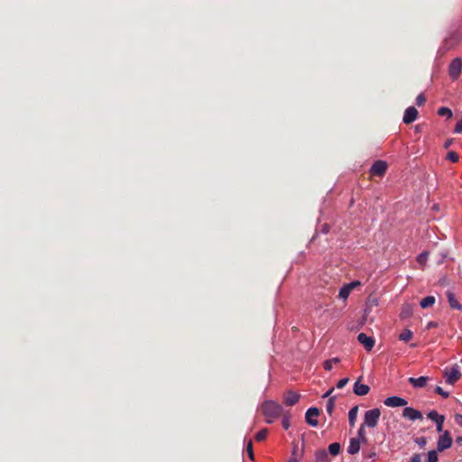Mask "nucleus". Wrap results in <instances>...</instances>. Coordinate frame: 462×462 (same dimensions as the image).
I'll use <instances>...</instances> for the list:
<instances>
[{"mask_svg":"<svg viewBox=\"0 0 462 462\" xmlns=\"http://www.w3.org/2000/svg\"><path fill=\"white\" fill-rule=\"evenodd\" d=\"M246 452H247L249 457L253 460L254 459V450H253L252 440H250L246 446Z\"/></svg>","mask_w":462,"mask_h":462,"instance_id":"e433bc0d","label":"nucleus"},{"mask_svg":"<svg viewBox=\"0 0 462 462\" xmlns=\"http://www.w3.org/2000/svg\"><path fill=\"white\" fill-rule=\"evenodd\" d=\"M455 421L457 425L462 427V414H456L455 415Z\"/></svg>","mask_w":462,"mask_h":462,"instance_id":"79ce46f5","label":"nucleus"},{"mask_svg":"<svg viewBox=\"0 0 462 462\" xmlns=\"http://www.w3.org/2000/svg\"><path fill=\"white\" fill-rule=\"evenodd\" d=\"M413 310L411 304H404L402 308L400 318L402 319H406L412 316Z\"/></svg>","mask_w":462,"mask_h":462,"instance_id":"f3484780","label":"nucleus"},{"mask_svg":"<svg viewBox=\"0 0 462 462\" xmlns=\"http://www.w3.org/2000/svg\"><path fill=\"white\" fill-rule=\"evenodd\" d=\"M462 71V59L455 58L448 66V74L452 80L459 78Z\"/></svg>","mask_w":462,"mask_h":462,"instance_id":"20e7f679","label":"nucleus"},{"mask_svg":"<svg viewBox=\"0 0 462 462\" xmlns=\"http://www.w3.org/2000/svg\"><path fill=\"white\" fill-rule=\"evenodd\" d=\"M316 462H328V455L325 449L318 450L315 454Z\"/></svg>","mask_w":462,"mask_h":462,"instance_id":"aec40b11","label":"nucleus"},{"mask_svg":"<svg viewBox=\"0 0 462 462\" xmlns=\"http://www.w3.org/2000/svg\"><path fill=\"white\" fill-rule=\"evenodd\" d=\"M435 327H437V323H436V322H434V321H430V322H429V324H428V326H427V328H435Z\"/></svg>","mask_w":462,"mask_h":462,"instance_id":"49530a36","label":"nucleus"},{"mask_svg":"<svg viewBox=\"0 0 462 462\" xmlns=\"http://www.w3.org/2000/svg\"><path fill=\"white\" fill-rule=\"evenodd\" d=\"M461 376L462 374L457 365H455L451 367H447L444 370V377L446 379V383L448 384L456 383Z\"/></svg>","mask_w":462,"mask_h":462,"instance_id":"7ed1b4c3","label":"nucleus"},{"mask_svg":"<svg viewBox=\"0 0 462 462\" xmlns=\"http://www.w3.org/2000/svg\"><path fill=\"white\" fill-rule=\"evenodd\" d=\"M402 416L404 418H408L410 419L411 420H421L422 419V413L418 411V410H415L411 407H406L403 409L402 411Z\"/></svg>","mask_w":462,"mask_h":462,"instance_id":"9b49d317","label":"nucleus"},{"mask_svg":"<svg viewBox=\"0 0 462 462\" xmlns=\"http://www.w3.org/2000/svg\"><path fill=\"white\" fill-rule=\"evenodd\" d=\"M447 159L452 162H457L459 159V156L456 152L450 151L447 154Z\"/></svg>","mask_w":462,"mask_h":462,"instance_id":"2f4dec72","label":"nucleus"},{"mask_svg":"<svg viewBox=\"0 0 462 462\" xmlns=\"http://www.w3.org/2000/svg\"><path fill=\"white\" fill-rule=\"evenodd\" d=\"M319 416V410L316 407L309 408L305 414L306 422L312 426L316 427L318 425L317 418Z\"/></svg>","mask_w":462,"mask_h":462,"instance_id":"0eeeda50","label":"nucleus"},{"mask_svg":"<svg viewBox=\"0 0 462 462\" xmlns=\"http://www.w3.org/2000/svg\"><path fill=\"white\" fill-rule=\"evenodd\" d=\"M452 142H453V140H452V139H448V140H447V141L445 142V143H444V148H445V149H448V148L452 144Z\"/></svg>","mask_w":462,"mask_h":462,"instance_id":"c03bdc74","label":"nucleus"},{"mask_svg":"<svg viewBox=\"0 0 462 462\" xmlns=\"http://www.w3.org/2000/svg\"><path fill=\"white\" fill-rule=\"evenodd\" d=\"M365 425L364 424H361L358 431H357V439H360L362 441V443L365 444L367 443L368 439L365 436Z\"/></svg>","mask_w":462,"mask_h":462,"instance_id":"5701e85b","label":"nucleus"},{"mask_svg":"<svg viewBox=\"0 0 462 462\" xmlns=\"http://www.w3.org/2000/svg\"><path fill=\"white\" fill-rule=\"evenodd\" d=\"M438 453L436 450H430L428 453V460L427 462H438Z\"/></svg>","mask_w":462,"mask_h":462,"instance_id":"7c9ffc66","label":"nucleus"},{"mask_svg":"<svg viewBox=\"0 0 462 462\" xmlns=\"http://www.w3.org/2000/svg\"><path fill=\"white\" fill-rule=\"evenodd\" d=\"M414 441L420 448H424L426 446V444H427V439L425 437L416 438Z\"/></svg>","mask_w":462,"mask_h":462,"instance_id":"c9c22d12","label":"nucleus"},{"mask_svg":"<svg viewBox=\"0 0 462 462\" xmlns=\"http://www.w3.org/2000/svg\"><path fill=\"white\" fill-rule=\"evenodd\" d=\"M375 456H376V454H375V453H371V454L368 456V457H369V458H374Z\"/></svg>","mask_w":462,"mask_h":462,"instance_id":"8fccbe9b","label":"nucleus"},{"mask_svg":"<svg viewBox=\"0 0 462 462\" xmlns=\"http://www.w3.org/2000/svg\"><path fill=\"white\" fill-rule=\"evenodd\" d=\"M381 416V411L378 408L368 410L364 416L363 424L369 428H375Z\"/></svg>","mask_w":462,"mask_h":462,"instance_id":"f03ea898","label":"nucleus"},{"mask_svg":"<svg viewBox=\"0 0 462 462\" xmlns=\"http://www.w3.org/2000/svg\"><path fill=\"white\" fill-rule=\"evenodd\" d=\"M443 415H440L438 413L437 411H430L428 414H427V417L433 420L434 422H436L439 418H441Z\"/></svg>","mask_w":462,"mask_h":462,"instance_id":"c756f323","label":"nucleus"},{"mask_svg":"<svg viewBox=\"0 0 462 462\" xmlns=\"http://www.w3.org/2000/svg\"><path fill=\"white\" fill-rule=\"evenodd\" d=\"M333 391H334V389H333V388L329 389L327 393H325L323 394L322 398H328V397H329Z\"/></svg>","mask_w":462,"mask_h":462,"instance_id":"a18cd8bd","label":"nucleus"},{"mask_svg":"<svg viewBox=\"0 0 462 462\" xmlns=\"http://www.w3.org/2000/svg\"><path fill=\"white\" fill-rule=\"evenodd\" d=\"M353 391L355 394L364 396L369 393L370 387L367 384L360 383V381L358 380L355 383Z\"/></svg>","mask_w":462,"mask_h":462,"instance_id":"ddd939ff","label":"nucleus"},{"mask_svg":"<svg viewBox=\"0 0 462 462\" xmlns=\"http://www.w3.org/2000/svg\"><path fill=\"white\" fill-rule=\"evenodd\" d=\"M447 294V298H448V304L449 306L452 308V309H455V310H461L462 309V306L460 305V303L457 301V300L456 299V296L455 294L450 291H448L446 292Z\"/></svg>","mask_w":462,"mask_h":462,"instance_id":"dca6fc26","label":"nucleus"},{"mask_svg":"<svg viewBox=\"0 0 462 462\" xmlns=\"http://www.w3.org/2000/svg\"><path fill=\"white\" fill-rule=\"evenodd\" d=\"M436 393L439 394L443 398H448L449 396V393L444 391L440 386H437L435 389Z\"/></svg>","mask_w":462,"mask_h":462,"instance_id":"f704fd0d","label":"nucleus"},{"mask_svg":"<svg viewBox=\"0 0 462 462\" xmlns=\"http://www.w3.org/2000/svg\"><path fill=\"white\" fill-rule=\"evenodd\" d=\"M346 285L350 288V290H353V289H355L356 286L361 285V283H360V282H358V281H355V282H350V283H347Z\"/></svg>","mask_w":462,"mask_h":462,"instance_id":"37998d69","label":"nucleus"},{"mask_svg":"<svg viewBox=\"0 0 462 462\" xmlns=\"http://www.w3.org/2000/svg\"><path fill=\"white\" fill-rule=\"evenodd\" d=\"M362 441L356 438H352L349 442V446L347 448V452L351 455H355L360 450V444Z\"/></svg>","mask_w":462,"mask_h":462,"instance_id":"2eb2a0df","label":"nucleus"},{"mask_svg":"<svg viewBox=\"0 0 462 462\" xmlns=\"http://www.w3.org/2000/svg\"><path fill=\"white\" fill-rule=\"evenodd\" d=\"M456 441H457V443H462V436H461V437H457V439H456Z\"/></svg>","mask_w":462,"mask_h":462,"instance_id":"de8ad7c7","label":"nucleus"},{"mask_svg":"<svg viewBox=\"0 0 462 462\" xmlns=\"http://www.w3.org/2000/svg\"><path fill=\"white\" fill-rule=\"evenodd\" d=\"M429 254L427 252H422L417 257V262L421 265L424 266L427 263Z\"/></svg>","mask_w":462,"mask_h":462,"instance_id":"bb28decb","label":"nucleus"},{"mask_svg":"<svg viewBox=\"0 0 462 462\" xmlns=\"http://www.w3.org/2000/svg\"><path fill=\"white\" fill-rule=\"evenodd\" d=\"M413 336V333L410 329H404L400 335H399V340L403 342H408Z\"/></svg>","mask_w":462,"mask_h":462,"instance_id":"4be33fe9","label":"nucleus"},{"mask_svg":"<svg viewBox=\"0 0 462 462\" xmlns=\"http://www.w3.org/2000/svg\"><path fill=\"white\" fill-rule=\"evenodd\" d=\"M383 403L388 407H402L407 404V401L402 397L392 396L386 398Z\"/></svg>","mask_w":462,"mask_h":462,"instance_id":"9d476101","label":"nucleus"},{"mask_svg":"<svg viewBox=\"0 0 462 462\" xmlns=\"http://www.w3.org/2000/svg\"><path fill=\"white\" fill-rule=\"evenodd\" d=\"M300 398V394L292 391H289L286 393H284L283 403L287 406H293L299 402Z\"/></svg>","mask_w":462,"mask_h":462,"instance_id":"f8f14e48","label":"nucleus"},{"mask_svg":"<svg viewBox=\"0 0 462 462\" xmlns=\"http://www.w3.org/2000/svg\"><path fill=\"white\" fill-rule=\"evenodd\" d=\"M338 362H339V359L337 357H335V358H332L329 360H326L323 365L324 369L327 371H330L332 369L333 364H337Z\"/></svg>","mask_w":462,"mask_h":462,"instance_id":"a878e982","label":"nucleus"},{"mask_svg":"<svg viewBox=\"0 0 462 462\" xmlns=\"http://www.w3.org/2000/svg\"><path fill=\"white\" fill-rule=\"evenodd\" d=\"M288 462H298L296 457H291Z\"/></svg>","mask_w":462,"mask_h":462,"instance_id":"09e8293b","label":"nucleus"},{"mask_svg":"<svg viewBox=\"0 0 462 462\" xmlns=\"http://www.w3.org/2000/svg\"><path fill=\"white\" fill-rule=\"evenodd\" d=\"M348 381H349V380H348V378H343V379L339 380V381L337 382V388H339V389H340V388H343L344 386H346V383H348Z\"/></svg>","mask_w":462,"mask_h":462,"instance_id":"58836bf2","label":"nucleus"},{"mask_svg":"<svg viewBox=\"0 0 462 462\" xmlns=\"http://www.w3.org/2000/svg\"><path fill=\"white\" fill-rule=\"evenodd\" d=\"M351 291H352V290H350V288L346 284H345L340 289L338 296L340 299L346 300Z\"/></svg>","mask_w":462,"mask_h":462,"instance_id":"b1692460","label":"nucleus"},{"mask_svg":"<svg viewBox=\"0 0 462 462\" xmlns=\"http://www.w3.org/2000/svg\"><path fill=\"white\" fill-rule=\"evenodd\" d=\"M454 132L457 134L462 133V119L457 123Z\"/></svg>","mask_w":462,"mask_h":462,"instance_id":"ea45409f","label":"nucleus"},{"mask_svg":"<svg viewBox=\"0 0 462 462\" xmlns=\"http://www.w3.org/2000/svg\"><path fill=\"white\" fill-rule=\"evenodd\" d=\"M438 115L450 118L452 116V111L448 107L442 106L439 108Z\"/></svg>","mask_w":462,"mask_h":462,"instance_id":"393cba45","label":"nucleus"},{"mask_svg":"<svg viewBox=\"0 0 462 462\" xmlns=\"http://www.w3.org/2000/svg\"><path fill=\"white\" fill-rule=\"evenodd\" d=\"M388 165L384 161H375L370 169V174L371 176L383 177L385 174Z\"/></svg>","mask_w":462,"mask_h":462,"instance_id":"423d86ee","label":"nucleus"},{"mask_svg":"<svg viewBox=\"0 0 462 462\" xmlns=\"http://www.w3.org/2000/svg\"><path fill=\"white\" fill-rule=\"evenodd\" d=\"M267 434H268V430L267 429H263L261 430L260 431H258L255 435V439L257 441H263L266 439L267 437Z\"/></svg>","mask_w":462,"mask_h":462,"instance_id":"c85d7f7f","label":"nucleus"},{"mask_svg":"<svg viewBox=\"0 0 462 462\" xmlns=\"http://www.w3.org/2000/svg\"><path fill=\"white\" fill-rule=\"evenodd\" d=\"M334 407H335V397H330L327 402V406H326V409H327V411L329 415L332 414L333 411H334Z\"/></svg>","mask_w":462,"mask_h":462,"instance_id":"cd10ccee","label":"nucleus"},{"mask_svg":"<svg viewBox=\"0 0 462 462\" xmlns=\"http://www.w3.org/2000/svg\"><path fill=\"white\" fill-rule=\"evenodd\" d=\"M262 412L265 417V421L269 424L273 423L275 419L280 417L282 414V407L273 402V401H266L261 406Z\"/></svg>","mask_w":462,"mask_h":462,"instance_id":"f257e3e1","label":"nucleus"},{"mask_svg":"<svg viewBox=\"0 0 462 462\" xmlns=\"http://www.w3.org/2000/svg\"><path fill=\"white\" fill-rule=\"evenodd\" d=\"M436 300H435V297L434 296H427L425 298H423L420 302V306L422 308V309H427L429 307H431L434 305Z\"/></svg>","mask_w":462,"mask_h":462,"instance_id":"a211bd4d","label":"nucleus"},{"mask_svg":"<svg viewBox=\"0 0 462 462\" xmlns=\"http://www.w3.org/2000/svg\"><path fill=\"white\" fill-rule=\"evenodd\" d=\"M420 461H421L420 454H414L410 459V462H420Z\"/></svg>","mask_w":462,"mask_h":462,"instance_id":"a19ab883","label":"nucleus"},{"mask_svg":"<svg viewBox=\"0 0 462 462\" xmlns=\"http://www.w3.org/2000/svg\"><path fill=\"white\" fill-rule=\"evenodd\" d=\"M341 450L340 444L338 442L331 443L328 446V451L332 456H337Z\"/></svg>","mask_w":462,"mask_h":462,"instance_id":"412c9836","label":"nucleus"},{"mask_svg":"<svg viewBox=\"0 0 462 462\" xmlns=\"http://www.w3.org/2000/svg\"><path fill=\"white\" fill-rule=\"evenodd\" d=\"M429 380H430V378L428 376H420L419 378L410 377L408 379L409 383L413 387H416V388H422V387H424L427 384Z\"/></svg>","mask_w":462,"mask_h":462,"instance_id":"4468645a","label":"nucleus"},{"mask_svg":"<svg viewBox=\"0 0 462 462\" xmlns=\"http://www.w3.org/2000/svg\"><path fill=\"white\" fill-rule=\"evenodd\" d=\"M452 438L448 430H445L439 438L437 442V449L442 452L449 448L452 445Z\"/></svg>","mask_w":462,"mask_h":462,"instance_id":"39448f33","label":"nucleus"},{"mask_svg":"<svg viewBox=\"0 0 462 462\" xmlns=\"http://www.w3.org/2000/svg\"><path fill=\"white\" fill-rule=\"evenodd\" d=\"M357 340L362 344L366 351H371L374 346V339L365 333L357 335Z\"/></svg>","mask_w":462,"mask_h":462,"instance_id":"6e6552de","label":"nucleus"},{"mask_svg":"<svg viewBox=\"0 0 462 462\" xmlns=\"http://www.w3.org/2000/svg\"><path fill=\"white\" fill-rule=\"evenodd\" d=\"M282 425L284 430H288L291 426L290 417L288 414H282Z\"/></svg>","mask_w":462,"mask_h":462,"instance_id":"473e14b6","label":"nucleus"},{"mask_svg":"<svg viewBox=\"0 0 462 462\" xmlns=\"http://www.w3.org/2000/svg\"><path fill=\"white\" fill-rule=\"evenodd\" d=\"M418 117V110L414 106H409L406 108L402 121L404 124H411L414 122Z\"/></svg>","mask_w":462,"mask_h":462,"instance_id":"1a4fd4ad","label":"nucleus"},{"mask_svg":"<svg viewBox=\"0 0 462 462\" xmlns=\"http://www.w3.org/2000/svg\"><path fill=\"white\" fill-rule=\"evenodd\" d=\"M426 102V97L423 94H420L417 97H416V104L420 106H422L424 103Z\"/></svg>","mask_w":462,"mask_h":462,"instance_id":"4c0bfd02","label":"nucleus"},{"mask_svg":"<svg viewBox=\"0 0 462 462\" xmlns=\"http://www.w3.org/2000/svg\"><path fill=\"white\" fill-rule=\"evenodd\" d=\"M358 412V406H354L348 411V420L351 427H353L356 423V417Z\"/></svg>","mask_w":462,"mask_h":462,"instance_id":"6ab92c4d","label":"nucleus"},{"mask_svg":"<svg viewBox=\"0 0 462 462\" xmlns=\"http://www.w3.org/2000/svg\"><path fill=\"white\" fill-rule=\"evenodd\" d=\"M445 420V416L443 415L441 418H439L435 423H436V430L438 432L443 431V423Z\"/></svg>","mask_w":462,"mask_h":462,"instance_id":"72a5a7b5","label":"nucleus"}]
</instances>
